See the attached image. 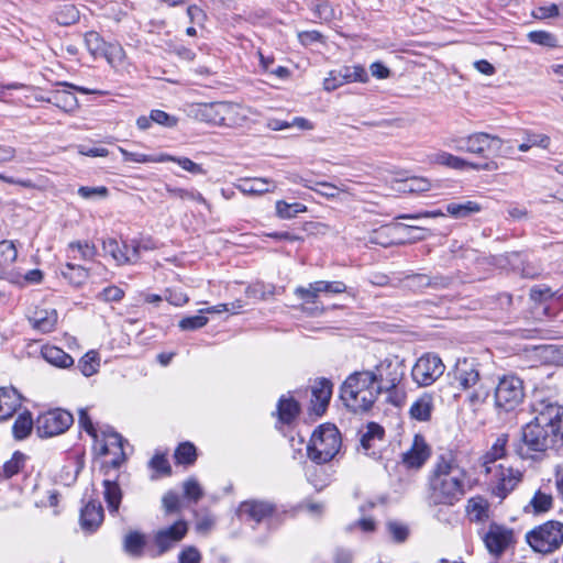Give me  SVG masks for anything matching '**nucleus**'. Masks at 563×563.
<instances>
[{
	"instance_id": "1",
	"label": "nucleus",
	"mask_w": 563,
	"mask_h": 563,
	"mask_svg": "<svg viewBox=\"0 0 563 563\" xmlns=\"http://www.w3.org/2000/svg\"><path fill=\"white\" fill-rule=\"evenodd\" d=\"M530 407L534 417L521 427L511 446L521 460L541 461L548 451L563 446V406L534 396Z\"/></svg>"
},
{
	"instance_id": "2",
	"label": "nucleus",
	"mask_w": 563,
	"mask_h": 563,
	"mask_svg": "<svg viewBox=\"0 0 563 563\" xmlns=\"http://www.w3.org/2000/svg\"><path fill=\"white\" fill-rule=\"evenodd\" d=\"M424 489L430 507H454L472 489L468 472L453 451L435 456L427 474Z\"/></svg>"
},
{
	"instance_id": "3",
	"label": "nucleus",
	"mask_w": 563,
	"mask_h": 563,
	"mask_svg": "<svg viewBox=\"0 0 563 563\" xmlns=\"http://www.w3.org/2000/svg\"><path fill=\"white\" fill-rule=\"evenodd\" d=\"M453 383L457 388L472 391L467 400L472 406H479L486 401L490 394V388L481 382V374L477 365L467 358L457 360L452 371Z\"/></svg>"
},
{
	"instance_id": "4",
	"label": "nucleus",
	"mask_w": 563,
	"mask_h": 563,
	"mask_svg": "<svg viewBox=\"0 0 563 563\" xmlns=\"http://www.w3.org/2000/svg\"><path fill=\"white\" fill-rule=\"evenodd\" d=\"M342 444L341 434L334 424H322L311 435L307 445L308 457L317 464L334 459Z\"/></svg>"
},
{
	"instance_id": "5",
	"label": "nucleus",
	"mask_w": 563,
	"mask_h": 563,
	"mask_svg": "<svg viewBox=\"0 0 563 563\" xmlns=\"http://www.w3.org/2000/svg\"><path fill=\"white\" fill-rule=\"evenodd\" d=\"M526 541L536 553L551 554L563 544V523L549 520L526 533Z\"/></svg>"
},
{
	"instance_id": "6",
	"label": "nucleus",
	"mask_w": 563,
	"mask_h": 563,
	"mask_svg": "<svg viewBox=\"0 0 563 563\" xmlns=\"http://www.w3.org/2000/svg\"><path fill=\"white\" fill-rule=\"evenodd\" d=\"M495 406L506 412L516 409L525 398L523 382L516 375H504L498 379L494 393Z\"/></svg>"
},
{
	"instance_id": "7",
	"label": "nucleus",
	"mask_w": 563,
	"mask_h": 563,
	"mask_svg": "<svg viewBox=\"0 0 563 563\" xmlns=\"http://www.w3.org/2000/svg\"><path fill=\"white\" fill-rule=\"evenodd\" d=\"M73 422L74 418L69 411L56 408L41 413L35 427L41 438H51L66 432Z\"/></svg>"
},
{
	"instance_id": "8",
	"label": "nucleus",
	"mask_w": 563,
	"mask_h": 563,
	"mask_svg": "<svg viewBox=\"0 0 563 563\" xmlns=\"http://www.w3.org/2000/svg\"><path fill=\"white\" fill-rule=\"evenodd\" d=\"M486 474H490V485L493 494L500 499H505L521 482L522 473L510 466L503 464L486 466Z\"/></svg>"
},
{
	"instance_id": "9",
	"label": "nucleus",
	"mask_w": 563,
	"mask_h": 563,
	"mask_svg": "<svg viewBox=\"0 0 563 563\" xmlns=\"http://www.w3.org/2000/svg\"><path fill=\"white\" fill-rule=\"evenodd\" d=\"M375 375L377 390L389 393L394 390L402 380L405 375V365L402 361L395 358H385L372 371Z\"/></svg>"
},
{
	"instance_id": "10",
	"label": "nucleus",
	"mask_w": 563,
	"mask_h": 563,
	"mask_svg": "<svg viewBox=\"0 0 563 563\" xmlns=\"http://www.w3.org/2000/svg\"><path fill=\"white\" fill-rule=\"evenodd\" d=\"M445 366L442 360L435 354H424L411 369L412 379L419 386H430L443 375Z\"/></svg>"
},
{
	"instance_id": "11",
	"label": "nucleus",
	"mask_w": 563,
	"mask_h": 563,
	"mask_svg": "<svg viewBox=\"0 0 563 563\" xmlns=\"http://www.w3.org/2000/svg\"><path fill=\"white\" fill-rule=\"evenodd\" d=\"M515 542L514 530L495 522L489 525L484 536V543L488 552L497 558Z\"/></svg>"
},
{
	"instance_id": "12",
	"label": "nucleus",
	"mask_w": 563,
	"mask_h": 563,
	"mask_svg": "<svg viewBox=\"0 0 563 563\" xmlns=\"http://www.w3.org/2000/svg\"><path fill=\"white\" fill-rule=\"evenodd\" d=\"M368 76L365 68L361 65L342 66L339 69L331 70L323 81V88L327 91H333L349 82H365Z\"/></svg>"
},
{
	"instance_id": "13",
	"label": "nucleus",
	"mask_w": 563,
	"mask_h": 563,
	"mask_svg": "<svg viewBox=\"0 0 563 563\" xmlns=\"http://www.w3.org/2000/svg\"><path fill=\"white\" fill-rule=\"evenodd\" d=\"M188 531L187 522L178 520L174 525L161 529L154 534V544L157 548L156 554L162 555L169 551L176 543L181 541Z\"/></svg>"
},
{
	"instance_id": "14",
	"label": "nucleus",
	"mask_w": 563,
	"mask_h": 563,
	"mask_svg": "<svg viewBox=\"0 0 563 563\" xmlns=\"http://www.w3.org/2000/svg\"><path fill=\"white\" fill-rule=\"evenodd\" d=\"M275 510L276 506L271 501L249 499L240 504L238 516L241 519L260 523L266 518L272 517Z\"/></svg>"
},
{
	"instance_id": "15",
	"label": "nucleus",
	"mask_w": 563,
	"mask_h": 563,
	"mask_svg": "<svg viewBox=\"0 0 563 563\" xmlns=\"http://www.w3.org/2000/svg\"><path fill=\"white\" fill-rule=\"evenodd\" d=\"M98 442H100V455H108L110 453L117 454L115 451L111 450L112 446L119 450L120 456L111 461V466L113 468H119L125 461V454L123 452V443L125 440L122 435L108 427L106 430L101 431V439L99 438Z\"/></svg>"
},
{
	"instance_id": "16",
	"label": "nucleus",
	"mask_w": 563,
	"mask_h": 563,
	"mask_svg": "<svg viewBox=\"0 0 563 563\" xmlns=\"http://www.w3.org/2000/svg\"><path fill=\"white\" fill-rule=\"evenodd\" d=\"M379 394L378 390H361L357 395L346 393L340 394V397L350 411L364 413L373 407Z\"/></svg>"
},
{
	"instance_id": "17",
	"label": "nucleus",
	"mask_w": 563,
	"mask_h": 563,
	"mask_svg": "<svg viewBox=\"0 0 563 563\" xmlns=\"http://www.w3.org/2000/svg\"><path fill=\"white\" fill-rule=\"evenodd\" d=\"M433 162L444 165L454 169L472 168L476 170H496L497 164L494 161L485 162L483 164L470 163L461 157H457L448 152H439L434 154Z\"/></svg>"
},
{
	"instance_id": "18",
	"label": "nucleus",
	"mask_w": 563,
	"mask_h": 563,
	"mask_svg": "<svg viewBox=\"0 0 563 563\" xmlns=\"http://www.w3.org/2000/svg\"><path fill=\"white\" fill-rule=\"evenodd\" d=\"M361 390H377L375 375L372 371L354 372L344 380L340 394H355Z\"/></svg>"
},
{
	"instance_id": "19",
	"label": "nucleus",
	"mask_w": 563,
	"mask_h": 563,
	"mask_svg": "<svg viewBox=\"0 0 563 563\" xmlns=\"http://www.w3.org/2000/svg\"><path fill=\"white\" fill-rule=\"evenodd\" d=\"M332 383L327 378L316 380L311 387V409L317 416H322L332 396Z\"/></svg>"
},
{
	"instance_id": "20",
	"label": "nucleus",
	"mask_w": 563,
	"mask_h": 563,
	"mask_svg": "<svg viewBox=\"0 0 563 563\" xmlns=\"http://www.w3.org/2000/svg\"><path fill=\"white\" fill-rule=\"evenodd\" d=\"M346 291V285L343 282L334 280H317L310 283L307 287L299 286L295 289L297 297L307 296L309 298L319 297L321 292L325 294H342Z\"/></svg>"
},
{
	"instance_id": "21",
	"label": "nucleus",
	"mask_w": 563,
	"mask_h": 563,
	"mask_svg": "<svg viewBox=\"0 0 563 563\" xmlns=\"http://www.w3.org/2000/svg\"><path fill=\"white\" fill-rule=\"evenodd\" d=\"M430 456V448L424 439L415 435L411 448L402 454V463L409 468H420Z\"/></svg>"
},
{
	"instance_id": "22",
	"label": "nucleus",
	"mask_w": 563,
	"mask_h": 563,
	"mask_svg": "<svg viewBox=\"0 0 563 563\" xmlns=\"http://www.w3.org/2000/svg\"><path fill=\"white\" fill-rule=\"evenodd\" d=\"M22 406V396L13 387H0V421L9 420Z\"/></svg>"
},
{
	"instance_id": "23",
	"label": "nucleus",
	"mask_w": 563,
	"mask_h": 563,
	"mask_svg": "<svg viewBox=\"0 0 563 563\" xmlns=\"http://www.w3.org/2000/svg\"><path fill=\"white\" fill-rule=\"evenodd\" d=\"M220 102L192 103L188 107V115L209 124L219 125Z\"/></svg>"
},
{
	"instance_id": "24",
	"label": "nucleus",
	"mask_w": 563,
	"mask_h": 563,
	"mask_svg": "<svg viewBox=\"0 0 563 563\" xmlns=\"http://www.w3.org/2000/svg\"><path fill=\"white\" fill-rule=\"evenodd\" d=\"M103 521V508L99 501L90 500L80 511V526L86 531H95Z\"/></svg>"
},
{
	"instance_id": "25",
	"label": "nucleus",
	"mask_w": 563,
	"mask_h": 563,
	"mask_svg": "<svg viewBox=\"0 0 563 563\" xmlns=\"http://www.w3.org/2000/svg\"><path fill=\"white\" fill-rule=\"evenodd\" d=\"M218 111L220 117L219 126L232 128L241 125L246 120L243 108L238 103L220 101Z\"/></svg>"
},
{
	"instance_id": "26",
	"label": "nucleus",
	"mask_w": 563,
	"mask_h": 563,
	"mask_svg": "<svg viewBox=\"0 0 563 563\" xmlns=\"http://www.w3.org/2000/svg\"><path fill=\"white\" fill-rule=\"evenodd\" d=\"M467 143L470 145L468 153L482 155L493 144L501 145L503 140L485 132H476L467 136Z\"/></svg>"
},
{
	"instance_id": "27",
	"label": "nucleus",
	"mask_w": 563,
	"mask_h": 563,
	"mask_svg": "<svg viewBox=\"0 0 563 563\" xmlns=\"http://www.w3.org/2000/svg\"><path fill=\"white\" fill-rule=\"evenodd\" d=\"M46 101L66 112L74 111L79 106L77 97L67 89H56L51 91Z\"/></svg>"
},
{
	"instance_id": "28",
	"label": "nucleus",
	"mask_w": 563,
	"mask_h": 563,
	"mask_svg": "<svg viewBox=\"0 0 563 563\" xmlns=\"http://www.w3.org/2000/svg\"><path fill=\"white\" fill-rule=\"evenodd\" d=\"M271 185L272 181L267 178H243L239 180L236 188L244 195L260 196L275 188H271Z\"/></svg>"
},
{
	"instance_id": "29",
	"label": "nucleus",
	"mask_w": 563,
	"mask_h": 563,
	"mask_svg": "<svg viewBox=\"0 0 563 563\" xmlns=\"http://www.w3.org/2000/svg\"><path fill=\"white\" fill-rule=\"evenodd\" d=\"M448 214L455 219H464L482 211V206L473 200L452 201L445 206Z\"/></svg>"
},
{
	"instance_id": "30",
	"label": "nucleus",
	"mask_w": 563,
	"mask_h": 563,
	"mask_svg": "<svg viewBox=\"0 0 563 563\" xmlns=\"http://www.w3.org/2000/svg\"><path fill=\"white\" fill-rule=\"evenodd\" d=\"M466 512L472 521L483 522L489 516V504L483 496H475L467 500Z\"/></svg>"
},
{
	"instance_id": "31",
	"label": "nucleus",
	"mask_w": 563,
	"mask_h": 563,
	"mask_svg": "<svg viewBox=\"0 0 563 563\" xmlns=\"http://www.w3.org/2000/svg\"><path fill=\"white\" fill-rule=\"evenodd\" d=\"M49 18L62 26H69L79 21L80 13L76 5L64 4L57 7Z\"/></svg>"
},
{
	"instance_id": "32",
	"label": "nucleus",
	"mask_w": 563,
	"mask_h": 563,
	"mask_svg": "<svg viewBox=\"0 0 563 563\" xmlns=\"http://www.w3.org/2000/svg\"><path fill=\"white\" fill-rule=\"evenodd\" d=\"M103 497L111 514L118 512L122 500V490L117 481L106 478L103 481Z\"/></svg>"
},
{
	"instance_id": "33",
	"label": "nucleus",
	"mask_w": 563,
	"mask_h": 563,
	"mask_svg": "<svg viewBox=\"0 0 563 563\" xmlns=\"http://www.w3.org/2000/svg\"><path fill=\"white\" fill-rule=\"evenodd\" d=\"M30 321L34 329L43 333H48L54 330L57 323V313L55 310L36 311L34 316L30 318Z\"/></svg>"
},
{
	"instance_id": "34",
	"label": "nucleus",
	"mask_w": 563,
	"mask_h": 563,
	"mask_svg": "<svg viewBox=\"0 0 563 563\" xmlns=\"http://www.w3.org/2000/svg\"><path fill=\"white\" fill-rule=\"evenodd\" d=\"M278 418L284 423L292 422L300 412V406L294 398L282 396L277 404Z\"/></svg>"
},
{
	"instance_id": "35",
	"label": "nucleus",
	"mask_w": 563,
	"mask_h": 563,
	"mask_svg": "<svg viewBox=\"0 0 563 563\" xmlns=\"http://www.w3.org/2000/svg\"><path fill=\"white\" fill-rule=\"evenodd\" d=\"M42 354L49 364L60 368H67L74 364V358L57 346H45Z\"/></svg>"
},
{
	"instance_id": "36",
	"label": "nucleus",
	"mask_w": 563,
	"mask_h": 563,
	"mask_svg": "<svg viewBox=\"0 0 563 563\" xmlns=\"http://www.w3.org/2000/svg\"><path fill=\"white\" fill-rule=\"evenodd\" d=\"M432 409V397L430 395H423L411 405L409 412L412 419L428 421L431 418Z\"/></svg>"
},
{
	"instance_id": "37",
	"label": "nucleus",
	"mask_w": 563,
	"mask_h": 563,
	"mask_svg": "<svg viewBox=\"0 0 563 563\" xmlns=\"http://www.w3.org/2000/svg\"><path fill=\"white\" fill-rule=\"evenodd\" d=\"M430 285V276L427 274H408L399 278L398 287L404 289L421 292Z\"/></svg>"
},
{
	"instance_id": "38",
	"label": "nucleus",
	"mask_w": 563,
	"mask_h": 563,
	"mask_svg": "<svg viewBox=\"0 0 563 563\" xmlns=\"http://www.w3.org/2000/svg\"><path fill=\"white\" fill-rule=\"evenodd\" d=\"M145 545V536L139 531H130L123 539V549L128 554L132 556H141Z\"/></svg>"
},
{
	"instance_id": "39",
	"label": "nucleus",
	"mask_w": 563,
	"mask_h": 563,
	"mask_svg": "<svg viewBox=\"0 0 563 563\" xmlns=\"http://www.w3.org/2000/svg\"><path fill=\"white\" fill-rule=\"evenodd\" d=\"M33 427L34 421L31 412L29 410H24L16 417L12 426L13 437L16 440H23L31 434Z\"/></svg>"
},
{
	"instance_id": "40",
	"label": "nucleus",
	"mask_w": 563,
	"mask_h": 563,
	"mask_svg": "<svg viewBox=\"0 0 563 563\" xmlns=\"http://www.w3.org/2000/svg\"><path fill=\"white\" fill-rule=\"evenodd\" d=\"M508 443V434H500L490 450L483 455V466H493L494 463L506 455V446Z\"/></svg>"
},
{
	"instance_id": "41",
	"label": "nucleus",
	"mask_w": 563,
	"mask_h": 563,
	"mask_svg": "<svg viewBox=\"0 0 563 563\" xmlns=\"http://www.w3.org/2000/svg\"><path fill=\"white\" fill-rule=\"evenodd\" d=\"M402 229H405V227L401 223H391V224H387V225H382L379 229H377L373 232V235L371 236V242L383 245V246L394 244V243H396V241L394 239H389V238Z\"/></svg>"
},
{
	"instance_id": "42",
	"label": "nucleus",
	"mask_w": 563,
	"mask_h": 563,
	"mask_svg": "<svg viewBox=\"0 0 563 563\" xmlns=\"http://www.w3.org/2000/svg\"><path fill=\"white\" fill-rule=\"evenodd\" d=\"M63 277L73 286H81L88 278V271L81 265L66 263L60 271Z\"/></svg>"
},
{
	"instance_id": "43",
	"label": "nucleus",
	"mask_w": 563,
	"mask_h": 563,
	"mask_svg": "<svg viewBox=\"0 0 563 563\" xmlns=\"http://www.w3.org/2000/svg\"><path fill=\"white\" fill-rule=\"evenodd\" d=\"M102 250L106 254L110 255L119 265H123L131 262V257L128 256L126 252L120 247L115 239L108 238L103 240Z\"/></svg>"
},
{
	"instance_id": "44",
	"label": "nucleus",
	"mask_w": 563,
	"mask_h": 563,
	"mask_svg": "<svg viewBox=\"0 0 563 563\" xmlns=\"http://www.w3.org/2000/svg\"><path fill=\"white\" fill-rule=\"evenodd\" d=\"M301 184L306 188H309V189L316 191L317 194H319L323 197H327V198H335L340 195V192L344 191V189H341L338 186L332 185L327 181L312 183L311 180L302 179Z\"/></svg>"
},
{
	"instance_id": "45",
	"label": "nucleus",
	"mask_w": 563,
	"mask_h": 563,
	"mask_svg": "<svg viewBox=\"0 0 563 563\" xmlns=\"http://www.w3.org/2000/svg\"><path fill=\"white\" fill-rule=\"evenodd\" d=\"M550 144H551V139L549 135L527 131L526 132V141L523 143H521L518 146V148L521 152H527L533 146L547 150V148H549Z\"/></svg>"
},
{
	"instance_id": "46",
	"label": "nucleus",
	"mask_w": 563,
	"mask_h": 563,
	"mask_svg": "<svg viewBox=\"0 0 563 563\" xmlns=\"http://www.w3.org/2000/svg\"><path fill=\"white\" fill-rule=\"evenodd\" d=\"M177 464L191 465L197 460L196 446L190 442L180 443L174 454Z\"/></svg>"
},
{
	"instance_id": "47",
	"label": "nucleus",
	"mask_w": 563,
	"mask_h": 563,
	"mask_svg": "<svg viewBox=\"0 0 563 563\" xmlns=\"http://www.w3.org/2000/svg\"><path fill=\"white\" fill-rule=\"evenodd\" d=\"M100 362L96 351L87 352L78 362V367L84 376L89 377L98 372Z\"/></svg>"
},
{
	"instance_id": "48",
	"label": "nucleus",
	"mask_w": 563,
	"mask_h": 563,
	"mask_svg": "<svg viewBox=\"0 0 563 563\" xmlns=\"http://www.w3.org/2000/svg\"><path fill=\"white\" fill-rule=\"evenodd\" d=\"M534 514H542L549 511L553 506V497L550 493L541 489L537 490L529 504Z\"/></svg>"
},
{
	"instance_id": "49",
	"label": "nucleus",
	"mask_w": 563,
	"mask_h": 563,
	"mask_svg": "<svg viewBox=\"0 0 563 563\" xmlns=\"http://www.w3.org/2000/svg\"><path fill=\"white\" fill-rule=\"evenodd\" d=\"M26 461L25 454L15 451L11 459L3 464L2 473L5 478L16 475L23 467Z\"/></svg>"
},
{
	"instance_id": "50",
	"label": "nucleus",
	"mask_w": 563,
	"mask_h": 563,
	"mask_svg": "<svg viewBox=\"0 0 563 563\" xmlns=\"http://www.w3.org/2000/svg\"><path fill=\"white\" fill-rule=\"evenodd\" d=\"M384 429L379 424L375 422H371L367 424V430L361 437V445L365 451H368L373 446V442L377 440H382L384 437Z\"/></svg>"
},
{
	"instance_id": "51",
	"label": "nucleus",
	"mask_w": 563,
	"mask_h": 563,
	"mask_svg": "<svg viewBox=\"0 0 563 563\" xmlns=\"http://www.w3.org/2000/svg\"><path fill=\"white\" fill-rule=\"evenodd\" d=\"M306 210L307 207L298 202L287 203L284 200L276 202V213L282 219H291L298 213L305 212Z\"/></svg>"
},
{
	"instance_id": "52",
	"label": "nucleus",
	"mask_w": 563,
	"mask_h": 563,
	"mask_svg": "<svg viewBox=\"0 0 563 563\" xmlns=\"http://www.w3.org/2000/svg\"><path fill=\"white\" fill-rule=\"evenodd\" d=\"M18 256V251L12 241L3 240L0 242V268L10 266Z\"/></svg>"
},
{
	"instance_id": "53",
	"label": "nucleus",
	"mask_w": 563,
	"mask_h": 563,
	"mask_svg": "<svg viewBox=\"0 0 563 563\" xmlns=\"http://www.w3.org/2000/svg\"><path fill=\"white\" fill-rule=\"evenodd\" d=\"M430 181L422 177H411L402 183L405 192L421 194L430 189Z\"/></svg>"
},
{
	"instance_id": "54",
	"label": "nucleus",
	"mask_w": 563,
	"mask_h": 563,
	"mask_svg": "<svg viewBox=\"0 0 563 563\" xmlns=\"http://www.w3.org/2000/svg\"><path fill=\"white\" fill-rule=\"evenodd\" d=\"M528 38L531 43L545 46V47H556L558 40L555 35L547 31H532L528 34Z\"/></svg>"
},
{
	"instance_id": "55",
	"label": "nucleus",
	"mask_w": 563,
	"mask_h": 563,
	"mask_svg": "<svg viewBox=\"0 0 563 563\" xmlns=\"http://www.w3.org/2000/svg\"><path fill=\"white\" fill-rule=\"evenodd\" d=\"M298 298L303 300V303L301 305V311L310 317L321 316L325 310L323 305L319 302V297L309 298L303 296Z\"/></svg>"
},
{
	"instance_id": "56",
	"label": "nucleus",
	"mask_w": 563,
	"mask_h": 563,
	"mask_svg": "<svg viewBox=\"0 0 563 563\" xmlns=\"http://www.w3.org/2000/svg\"><path fill=\"white\" fill-rule=\"evenodd\" d=\"M207 323H208V318L205 317L202 313H200L197 316H190V317L183 318L179 321L178 327L183 331H194V330L203 328Z\"/></svg>"
},
{
	"instance_id": "57",
	"label": "nucleus",
	"mask_w": 563,
	"mask_h": 563,
	"mask_svg": "<svg viewBox=\"0 0 563 563\" xmlns=\"http://www.w3.org/2000/svg\"><path fill=\"white\" fill-rule=\"evenodd\" d=\"M78 195L84 199H106L109 196V189L106 186L78 188Z\"/></svg>"
},
{
	"instance_id": "58",
	"label": "nucleus",
	"mask_w": 563,
	"mask_h": 563,
	"mask_svg": "<svg viewBox=\"0 0 563 563\" xmlns=\"http://www.w3.org/2000/svg\"><path fill=\"white\" fill-rule=\"evenodd\" d=\"M148 465L159 475L169 476L172 474V467L164 454H155L148 462Z\"/></svg>"
},
{
	"instance_id": "59",
	"label": "nucleus",
	"mask_w": 563,
	"mask_h": 563,
	"mask_svg": "<svg viewBox=\"0 0 563 563\" xmlns=\"http://www.w3.org/2000/svg\"><path fill=\"white\" fill-rule=\"evenodd\" d=\"M70 251L77 250L80 253L82 260H92L97 254V249L95 245L89 244L88 242L75 241L70 242L68 245Z\"/></svg>"
},
{
	"instance_id": "60",
	"label": "nucleus",
	"mask_w": 563,
	"mask_h": 563,
	"mask_svg": "<svg viewBox=\"0 0 563 563\" xmlns=\"http://www.w3.org/2000/svg\"><path fill=\"white\" fill-rule=\"evenodd\" d=\"M184 495L189 500L197 503L202 497L203 492L195 478H189L184 483Z\"/></svg>"
},
{
	"instance_id": "61",
	"label": "nucleus",
	"mask_w": 563,
	"mask_h": 563,
	"mask_svg": "<svg viewBox=\"0 0 563 563\" xmlns=\"http://www.w3.org/2000/svg\"><path fill=\"white\" fill-rule=\"evenodd\" d=\"M314 15L324 22L334 19V9L328 1H318L313 8Z\"/></svg>"
},
{
	"instance_id": "62",
	"label": "nucleus",
	"mask_w": 563,
	"mask_h": 563,
	"mask_svg": "<svg viewBox=\"0 0 563 563\" xmlns=\"http://www.w3.org/2000/svg\"><path fill=\"white\" fill-rule=\"evenodd\" d=\"M79 424L95 440V442L99 441V433L85 408L79 410Z\"/></svg>"
},
{
	"instance_id": "63",
	"label": "nucleus",
	"mask_w": 563,
	"mask_h": 563,
	"mask_svg": "<svg viewBox=\"0 0 563 563\" xmlns=\"http://www.w3.org/2000/svg\"><path fill=\"white\" fill-rule=\"evenodd\" d=\"M85 45L91 54H97L103 47V41L99 33L95 31L85 34Z\"/></svg>"
},
{
	"instance_id": "64",
	"label": "nucleus",
	"mask_w": 563,
	"mask_h": 563,
	"mask_svg": "<svg viewBox=\"0 0 563 563\" xmlns=\"http://www.w3.org/2000/svg\"><path fill=\"white\" fill-rule=\"evenodd\" d=\"M200 552L195 547H187L178 555L179 563H200Z\"/></svg>"
}]
</instances>
